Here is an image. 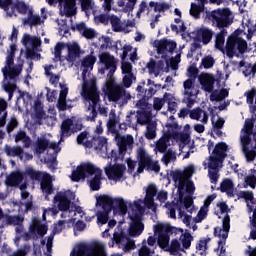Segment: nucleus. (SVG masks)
<instances>
[{"mask_svg":"<svg viewBox=\"0 0 256 256\" xmlns=\"http://www.w3.org/2000/svg\"><path fill=\"white\" fill-rule=\"evenodd\" d=\"M82 97H84V99L89 102V121H94L95 119H97V109L100 115H103V117H107V108L101 107V105H99L101 97L99 90L97 89L96 79L84 80L82 86Z\"/></svg>","mask_w":256,"mask_h":256,"instance_id":"1","label":"nucleus"},{"mask_svg":"<svg viewBox=\"0 0 256 256\" xmlns=\"http://www.w3.org/2000/svg\"><path fill=\"white\" fill-rule=\"evenodd\" d=\"M103 93L107 97L108 101L112 103H119L125 105L131 99V94L125 90L123 85L118 84L115 79L109 78L103 87Z\"/></svg>","mask_w":256,"mask_h":256,"instance_id":"2","label":"nucleus"},{"mask_svg":"<svg viewBox=\"0 0 256 256\" xmlns=\"http://www.w3.org/2000/svg\"><path fill=\"white\" fill-rule=\"evenodd\" d=\"M188 78L183 82V95L184 98L182 100V103H185L188 107V109H191L195 105V94L193 93V89H195V79H197V75H199V69L195 67L194 65L189 66L188 68ZM192 78V79H191Z\"/></svg>","mask_w":256,"mask_h":256,"instance_id":"3","label":"nucleus"},{"mask_svg":"<svg viewBox=\"0 0 256 256\" xmlns=\"http://www.w3.org/2000/svg\"><path fill=\"white\" fill-rule=\"evenodd\" d=\"M96 206L102 207L103 211L111 213L112 209H119L122 215L127 214V202L123 198L113 199L109 195L99 196L96 200Z\"/></svg>","mask_w":256,"mask_h":256,"instance_id":"4","label":"nucleus"},{"mask_svg":"<svg viewBox=\"0 0 256 256\" xmlns=\"http://www.w3.org/2000/svg\"><path fill=\"white\" fill-rule=\"evenodd\" d=\"M207 18L215 25L217 29H225L233 23L231 20V10L229 8H219L207 14Z\"/></svg>","mask_w":256,"mask_h":256,"instance_id":"5","label":"nucleus"},{"mask_svg":"<svg viewBox=\"0 0 256 256\" xmlns=\"http://www.w3.org/2000/svg\"><path fill=\"white\" fill-rule=\"evenodd\" d=\"M137 159H138V168H137V173L141 174L143 171H154V173H159L161 171V166L159 165L158 161H153L151 159V156L145 152V149L139 148L138 149V154H137Z\"/></svg>","mask_w":256,"mask_h":256,"instance_id":"6","label":"nucleus"},{"mask_svg":"<svg viewBox=\"0 0 256 256\" xmlns=\"http://www.w3.org/2000/svg\"><path fill=\"white\" fill-rule=\"evenodd\" d=\"M243 54L247 51V41L239 37V34H231L226 41V55L230 59L237 53Z\"/></svg>","mask_w":256,"mask_h":256,"instance_id":"7","label":"nucleus"},{"mask_svg":"<svg viewBox=\"0 0 256 256\" xmlns=\"http://www.w3.org/2000/svg\"><path fill=\"white\" fill-rule=\"evenodd\" d=\"M101 170L91 162H82L77 166L76 170L72 172V181L79 183L81 179L85 180L87 177H92V175H97Z\"/></svg>","mask_w":256,"mask_h":256,"instance_id":"8","label":"nucleus"},{"mask_svg":"<svg viewBox=\"0 0 256 256\" xmlns=\"http://www.w3.org/2000/svg\"><path fill=\"white\" fill-rule=\"evenodd\" d=\"M175 231V227L170 224H158L155 226V233H158L157 244L160 249H167L171 235Z\"/></svg>","mask_w":256,"mask_h":256,"instance_id":"9","label":"nucleus"},{"mask_svg":"<svg viewBox=\"0 0 256 256\" xmlns=\"http://www.w3.org/2000/svg\"><path fill=\"white\" fill-rule=\"evenodd\" d=\"M99 63H102L104 67L100 70V73L105 74L108 71V79L113 78L115 71H117V64H115V56H111L108 52H102L99 54Z\"/></svg>","mask_w":256,"mask_h":256,"instance_id":"10","label":"nucleus"},{"mask_svg":"<svg viewBox=\"0 0 256 256\" xmlns=\"http://www.w3.org/2000/svg\"><path fill=\"white\" fill-rule=\"evenodd\" d=\"M106 176L110 181H125L127 177L125 176V171H127V166L125 164H109L108 167L104 169Z\"/></svg>","mask_w":256,"mask_h":256,"instance_id":"11","label":"nucleus"},{"mask_svg":"<svg viewBox=\"0 0 256 256\" xmlns=\"http://www.w3.org/2000/svg\"><path fill=\"white\" fill-rule=\"evenodd\" d=\"M113 241L118 245L119 249H123L124 253L133 251L135 249V241L130 239L125 232H115L113 235Z\"/></svg>","mask_w":256,"mask_h":256,"instance_id":"12","label":"nucleus"},{"mask_svg":"<svg viewBox=\"0 0 256 256\" xmlns=\"http://www.w3.org/2000/svg\"><path fill=\"white\" fill-rule=\"evenodd\" d=\"M251 138L248 136H241L240 143L242 147V153L247 161V163H253L256 159V145L251 146Z\"/></svg>","mask_w":256,"mask_h":256,"instance_id":"13","label":"nucleus"},{"mask_svg":"<svg viewBox=\"0 0 256 256\" xmlns=\"http://www.w3.org/2000/svg\"><path fill=\"white\" fill-rule=\"evenodd\" d=\"M143 86H145V82H142V85H138L136 87V91L138 95L140 96V99L137 102V107H147V101L157 93V90L153 87H149L148 89H143Z\"/></svg>","mask_w":256,"mask_h":256,"instance_id":"14","label":"nucleus"},{"mask_svg":"<svg viewBox=\"0 0 256 256\" xmlns=\"http://www.w3.org/2000/svg\"><path fill=\"white\" fill-rule=\"evenodd\" d=\"M230 229H231V216H229V214H226L222 220V228L221 227L214 228V237H219L220 239H223L224 241H226L227 237H229Z\"/></svg>","mask_w":256,"mask_h":256,"instance_id":"15","label":"nucleus"},{"mask_svg":"<svg viewBox=\"0 0 256 256\" xmlns=\"http://www.w3.org/2000/svg\"><path fill=\"white\" fill-rule=\"evenodd\" d=\"M157 51L160 55H165V53H174L177 49V42L163 38L155 42Z\"/></svg>","mask_w":256,"mask_h":256,"instance_id":"16","label":"nucleus"},{"mask_svg":"<svg viewBox=\"0 0 256 256\" xmlns=\"http://www.w3.org/2000/svg\"><path fill=\"white\" fill-rule=\"evenodd\" d=\"M49 5L64 4V13L67 17H73L77 14V0H48Z\"/></svg>","mask_w":256,"mask_h":256,"instance_id":"17","label":"nucleus"},{"mask_svg":"<svg viewBox=\"0 0 256 256\" xmlns=\"http://www.w3.org/2000/svg\"><path fill=\"white\" fill-rule=\"evenodd\" d=\"M54 203H57L59 211H69L71 209V199L67 195V192L59 191L54 196Z\"/></svg>","mask_w":256,"mask_h":256,"instance_id":"18","label":"nucleus"},{"mask_svg":"<svg viewBox=\"0 0 256 256\" xmlns=\"http://www.w3.org/2000/svg\"><path fill=\"white\" fill-rule=\"evenodd\" d=\"M29 231L32 235H39V237H45V235H47V231H49V227L46 224H42L41 220H39L38 218H33Z\"/></svg>","mask_w":256,"mask_h":256,"instance_id":"19","label":"nucleus"},{"mask_svg":"<svg viewBox=\"0 0 256 256\" xmlns=\"http://www.w3.org/2000/svg\"><path fill=\"white\" fill-rule=\"evenodd\" d=\"M78 253L82 256H107V252L103 249L97 250L95 247L87 244H80L78 246Z\"/></svg>","mask_w":256,"mask_h":256,"instance_id":"20","label":"nucleus"},{"mask_svg":"<svg viewBox=\"0 0 256 256\" xmlns=\"http://www.w3.org/2000/svg\"><path fill=\"white\" fill-rule=\"evenodd\" d=\"M157 186L155 184H149L146 188V195L144 198V205L147 209H153L155 205V197L157 196Z\"/></svg>","mask_w":256,"mask_h":256,"instance_id":"21","label":"nucleus"},{"mask_svg":"<svg viewBox=\"0 0 256 256\" xmlns=\"http://www.w3.org/2000/svg\"><path fill=\"white\" fill-rule=\"evenodd\" d=\"M213 35H215V31L205 26L200 27L196 31V37L203 43V45H209L210 41L213 40Z\"/></svg>","mask_w":256,"mask_h":256,"instance_id":"22","label":"nucleus"},{"mask_svg":"<svg viewBox=\"0 0 256 256\" xmlns=\"http://www.w3.org/2000/svg\"><path fill=\"white\" fill-rule=\"evenodd\" d=\"M199 82L206 93H213V89H215V76L211 74H201L199 76Z\"/></svg>","mask_w":256,"mask_h":256,"instance_id":"23","label":"nucleus"},{"mask_svg":"<svg viewBox=\"0 0 256 256\" xmlns=\"http://www.w3.org/2000/svg\"><path fill=\"white\" fill-rule=\"evenodd\" d=\"M40 189L42 193H44L46 201H49V195H53L55 191V188H53V181H51V176L42 178Z\"/></svg>","mask_w":256,"mask_h":256,"instance_id":"24","label":"nucleus"},{"mask_svg":"<svg viewBox=\"0 0 256 256\" xmlns=\"http://www.w3.org/2000/svg\"><path fill=\"white\" fill-rule=\"evenodd\" d=\"M221 193H226L227 197H235V184L233 180L225 178L220 184Z\"/></svg>","mask_w":256,"mask_h":256,"instance_id":"25","label":"nucleus"},{"mask_svg":"<svg viewBox=\"0 0 256 256\" xmlns=\"http://www.w3.org/2000/svg\"><path fill=\"white\" fill-rule=\"evenodd\" d=\"M78 57H81V46H79L77 43L69 45L66 61L69 63H74V61H77Z\"/></svg>","mask_w":256,"mask_h":256,"instance_id":"26","label":"nucleus"},{"mask_svg":"<svg viewBox=\"0 0 256 256\" xmlns=\"http://www.w3.org/2000/svg\"><path fill=\"white\" fill-rule=\"evenodd\" d=\"M23 25H28V27H37L41 25V16L34 14L33 9L28 11V17L22 19Z\"/></svg>","mask_w":256,"mask_h":256,"instance_id":"27","label":"nucleus"},{"mask_svg":"<svg viewBox=\"0 0 256 256\" xmlns=\"http://www.w3.org/2000/svg\"><path fill=\"white\" fill-rule=\"evenodd\" d=\"M227 151H229V146L225 142H219L215 145L212 155L218 157L225 161L227 158Z\"/></svg>","mask_w":256,"mask_h":256,"instance_id":"28","label":"nucleus"},{"mask_svg":"<svg viewBox=\"0 0 256 256\" xmlns=\"http://www.w3.org/2000/svg\"><path fill=\"white\" fill-rule=\"evenodd\" d=\"M4 152L6 153L7 157H19L21 161H23L24 151L21 146H13L6 144L4 146Z\"/></svg>","mask_w":256,"mask_h":256,"instance_id":"29","label":"nucleus"},{"mask_svg":"<svg viewBox=\"0 0 256 256\" xmlns=\"http://www.w3.org/2000/svg\"><path fill=\"white\" fill-rule=\"evenodd\" d=\"M23 174L21 172H14L6 178V185L8 187H17L23 183Z\"/></svg>","mask_w":256,"mask_h":256,"instance_id":"30","label":"nucleus"},{"mask_svg":"<svg viewBox=\"0 0 256 256\" xmlns=\"http://www.w3.org/2000/svg\"><path fill=\"white\" fill-rule=\"evenodd\" d=\"M102 179H103V171H100L97 174H94V177L92 179L88 180V185L91 191H99V189H101Z\"/></svg>","mask_w":256,"mask_h":256,"instance_id":"31","label":"nucleus"},{"mask_svg":"<svg viewBox=\"0 0 256 256\" xmlns=\"http://www.w3.org/2000/svg\"><path fill=\"white\" fill-rule=\"evenodd\" d=\"M145 229V225L141 220L134 221V224L130 226L129 228V235L130 237H139L141 233H143Z\"/></svg>","mask_w":256,"mask_h":256,"instance_id":"32","label":"nucleus"},{"mask_svg":"<svg viewBox=\"0 0 256 256\" xmlns=\"http://www.w3.org/2000/svg\"><path fill=\"white\" fill-rule=\"evenodd\" d=\"M97 63V57L93 56V51L82 60L83 73H87L89 69H93V65Z\"/></svg>","mask_w":256,"mask_h":256,"instance_id":"33","label":"nucleus"},{"mask_svg":"<svg viewBox=\"0 0 256 256\" xmlns=\"http://www.w3.org/2000/svg\"><path fill=\"white\" fill-rule=\"evenodd\" d=\"M73 121L71 119H65L61 124V135L62 137H71L73 135Z\"/></svg>","mask_w":256,"mask_h":256,"instance_id":"34","label":"nucleus"},{"mask_svg":"<svg viewBox=\"0 0 256 256\" xmlns=\"http://www.w3.org/2000/svg\"><path fill=\"white\" fill-rule=\"evenodd\" d=\"M19 141H22L24 149H29L31 147V138L27 136V133L23 130L18 131L15 136V142L19 143Z\"/></svg>","mask_w":256,"mask_h":256,"instance_id":"35","label":"nucleus"},{"mask_svg":"<svg viewBox=\"0 0 256 256\" xmlns=\"http://www.w3.org/2000/svg\"><path fill=\"white\" fill-rule=\"evenodd\" d=\"M153 119L151 112L149 111H140L137 113V124L138 125H149Z\"/></svg>","mask_w":256,"mask_h":256,"instance_id":"36","label":"nucleus"},{"mask_svg":"<svg viewBox=\"0 0 256 256\" xmlns=\"http://www.w3.org/2000/svg\"><path fill=\"white\" fill-rule=\"evenodd\" d=\"M15 9L20 15H29V11H31V9H29V5L24 1H16L12 4V11H15Z\"/></svg>","mask_w":256,"mask_h":256,"instance_id":"37","label":"nucleus"},{"mask_svg":"<svg viewBox=\"0 0 256 256\" xmlns=\"http://www.w3.org/2000/svg\"><path fill=\"white\" fill-rule=\"evenodd\" d=\"M171 177L175 183H179L178 189H183V187L185 186V173H183V171L181 170L172 171Z\"/></svg>","mask_w":256,"mask_h":256,"instance_id":"38","label":"nucleus"},{"mask_svg":"<svg viewBox=\"0 0 256 256\" xmlns=\"http://www.w3.org/2000/svg\"><path fill=\"white\" fill-rule=\"evenodd\" d=\"M225 37H227V30L222 29L219 33L216 34V39H215V47L216 49H223L225 45Z\"/></svg>","mask_w":256,"mask_h":256,"instance_id":"39","label":"nucleus"},{"mask_svg":"<svg viewBox=\"0 0 256 256\" xmlns=\"http://www.w3.org/2000/svg\"><path fill=\"white\" fill-rule=\"evenodd\" d=\"M47 149H49V140L45 138L38 139L36 143V149H35L37 155H41L45 153Z\"/></svg>","mask_w":256,"mask_h":256,"instance_id":"40","label":"nucleus"},{"mask_svg":"<svg viewBox=\"0 0 256 256\" xmlns=\"http://www.w3.org/2000/svg\"><path fill=\"white\" fill-rule=\"evenodd\" d=\"M24 175H26V177H29L31 181H41V179H43V173L31 167L25 170Z\"/></svg>","mask_w":256,"mask_h":256,"instance_id":"41","label":"nucleus"},{"mask_svg":"<svg viewBox=\"0 0 256 256\" xmlns=\"http://www.w3.org/2000/svg\"><path fill=\"white\" fill-rule=\"evenodd\" d=\"M145 137L149 140L157 137V124H155V122H150L147 124Z\"/></svg>","mask_w":256,"mask_h":256,"instance_id":"42","label":"nucleus"},{"mask_svg":"<svg viewBox=\"0 0 256 256\" xmlns=\"http://www.w3.org/2000/svg\"><path fill=\"white\" fill-rule=\"evenodd\" d=\"M204 9H205V6H203V4L192 3L190 8V15L194 19H200L201 13H203Z\"/></svg>","mask_w":256,"mask_h":256,"instance_id":"43","label":"nucleus"},{"mask_svg":"<svg viewBox=\"0 0 256 256\" xmlns=\"http://www.w3.org/2000/svg\"><path fill=\"white\" fill-rule=\"evenodd\" d=\"M64 47H65V44L62 43V42H58L55 45V48H54V61H55V63H57L59 61H60V63H63V61H65V58H63V56L61 55Z\"/></svg>","mask_w":256,"mask_h":256,"instance_id":"44","label":"nucleus"},{"mask_svg":"<svg viewBox=\"0 0 256 256\" xmlns=\"http://www.w3.org/2000/svg\"><path fill=\"white\" fill-rule=\"evenodd\" d=\"M255 123L253 122V119L247 118L244 123V128L242 131H244V135L242 137H248V139H251V135H253V127Z\"/></svg>","mask_w":256,"mask_h":256,"instance_id":"45","label":"nucleus"},{"mask_svg":"<svg viewBox=\"0 0 256 256\" xmlns=\"http://www.w3.org/2000/svg\"><path fill=\"white\" fill-rule=\"evenodd\" d=\"M169 95V93L165 92L163 98H154L153 107L155 111H161V109H163V105H165V102L168 101Z\"/></svg>","mask_w":256,"mask_h":256,"instance_id":"46","label":"nucleus"},{"mask_svg":"<svg viewBox=\"0 0 256 256\" xmlns=\"http://www.w3.org/2000/svg\"><path fill=\"white\" fill-rule=\"evenodd\" d=\"M127 145H129V141L125 138L118 141V155L121 159H124L127 154Z\"/></svg>","mask_w":256,"mask_h":256,"instance_id":"47","label":"nucleus"},{"mask_svg":"<svg viewBox=\"0 0 256 256\" xmlns=\"http://www.w3.org/2000/svg\"><path fill=\"white\" fill-rule=\"evenodd\" d=\"M210 115L213 129H223L225 125V119L218 117V120L215 122V112L213 109L210 110Z\"/></svg>","mask_w":256,"mask_h":256,"instance_id":"48","label":"nucleus"},{"mask_svg":"<svg viewBox=\"0 0 256 256\" xmlns=\"http://www.w3.org/2000/svg\"><path fill=\"white\" fill-rule=\"evenodd\" d=\"M209 163H208V168L211 169L212 171H218L219 169V164L223 163V159L218 158L217 156H209Z\"/></svg>","mask_w":256,"mask_h":256,"instance_id":"49","label":"nucleus"},{"mask_svg":"<svg viewBox=\"0 0 256 256\" xmlns=\"http://www.w3.org/2000/svg\"><path fill=\"white\" fill-rule=\"evenodd\" d=\"M109 211L103 210V211H98L96 213L97 217V223H100V225H106V223L109 221Z\"/></svg>","mask_w":256,"mask_h":256,"instance_id":"50","label":"nucleus"},{"mask_svg":"<svg viewBox=\"0 0 256 256\" xmlns=\"http://www.w3.org/2000/svg\"><path fill=\"white\" fill-rule=\"evenodd\" d=\"M11 5H13V0H0V9L6 11L9 17H13V15H15V11L12 9L9 11V7H11Z\"/></svg>","mask_w":256,"mask_h":256,"instance_id":"51","label":"nucleus"},{"mask_svg":"<svg viewBox=\"0 0 256 256\" xmlns=\"http://www.w3.org/2000/svg\"><path fill=\"white\" fill-rule=\"evenodd\" d=\"M167 143H169V137L165 136L159 139L156 144V149L159 153H167Z\"/></svg>","mask_w":256,"mask_h":256,"instance_id":"52","label":"nucleus"},{"mask_svg":"<svg viewBox=\"0 0 256 256\" xmlns=\"http://www.w3.org/2000/svg\"><path fill=\"white\" fill-rule=\"evenodd\" d=\"M109 21L112 25V30L115 33H119L120 31H122V29H121V19H119V17H117V15L110 16Z\"/></svg>","mask_w":256,"mask_h":256,"instance_id":"53","label":"nucleus"},{"mask_svg":"<svg viewBox=\"0 0 256 256\" xmlns=\"http://www.w3.org/2000/svg\"><path fill=\"white\" fill-rule=\"evenodd\" d=\"M2 73L9 77V79H15V77H18V75L21 73V70L19 68H9L7 70V67L2 68Z\"/></svg>","mask_w":256,"mask_h":256,"instance_id":"54","label":"nucleus"},{"mask_svg":"<svg viewBox=\"0 0 256 256\" xmlns=\"http://www.w3.org/2000/svg\"><path fill=\"white\" fill-rule=\"evenodd\" d=\"M117 125H119V120H117L115 116L114 118H110L107 123L108 131L113 133V135H117V133H119V130H117Z\"/></svg>","mask_w":256,"mask_h":256,"instance_id":"55","label":"nucleus"},{"mask_svg":"<svg viewBox=\"0 0 256 256\" xmlns=\"http://www.w3.org/2000/svg\"><path fill=\"white\" fill-rule=\"evenodd\" d=\"M81 5V11L86 15L89 11H93V0H78Z\"/></svg>","mask_w":256,"mask_h":256,"instance_id":"56","label":"nucleus"},{"mask_svg":"<svg viewBox=\"0 0 256 256\" xmlns=\"http://www.w3.org/2000/svg\"><path fill=\"white\" fill-rule=\"evenodd\" d=\"M138 255L139 256H153V255H155V250L154 249L152 250L151 248H149L147 246V243L144 241L142 244V247L138 251Z\"/></svg>","mask_w":256,"mask_h":256,"instance_id":"57","label":"nucleus"},{"mask_svg":"<svg viewBox=\"0 0 256 256\" xmlns=\"http://www.w3.org/2000/svg\"><path fill=\"white\" fill-rule=\"evenodd\" d=\"M23 217L16 215V216H8L6 218L7 225H23Z\"/></svg>","mask_w":256,"mask_h":256,"instance_id":"58","label":"nucleus"},{"mask_svg":"<svg viewBox=\"0 0 256 256\" xmlns=\"http://www.w3.org/2000/svg\"><path fill=\"white\" fill-rule=\"evenodd\" d=\"M191 241H193V236H191V233L186 232L182 236L181 242L184 249H189L191 247Z\"/></svg>","mask_w":256,"mask_h":256,"instance_id":"59","label":"nucleus"},{"mask_svg":"<svg viewBox=\"0 0 256 256\" xmlns=\"http://www.w3.org/2000/svg\"><path fill=\"white\" fill-rule=\"evenodd\" d=\"M201 65L204 67V69H211V67L215 65V58L212 56H205L202 58Z\"/></svg>","mask_w":256,"mask_h":256,"instance_id":"60","label":"nucleus"},{"mask_svg":"<svg viewBox=\"0 0 256 256\" xmlns=\"http://www.w3.org/2000/svg\"><path fill=\"white\" fill-rule=\"evenodd\" d=\"M201 115H203V109H201V107H197L190 111L189 117L190 119H194V121H199L201 119Z\"/></svg>","mask_w":256,"mask_h":256,"instance_id":"61","label":"nucleus"},{"mask_svg":"<svg viewBox=\"0 0 256 256\" xmlns=\"http://www.w3.org/2000/svg\"><path fill=\"white\" fill-rule=\"evenodd\" d=\"M36 119H43L45 117V111L41 107V101H36L34 104Z\"/></svg>","mask_w":256,"mask_h":256,"instance_id":"62","label":"nucleus"},{"mask_svg":"<svg viewBox=\"0 0 256 256\" xmlns=\"http://www.w3.org/2000/svg\"><path fill=\"white\" fill-rule=\"evenodd\" d=\"M207 211L208 209L205 207H201L198 211L196 217L194 218L195 223H201L204 219L207 218Z\"/></svg>","mask_w":256,"mask_h":256,"instance_id":"63","label":"nucleus"},{"mask_svg":"<svg viewBox=\"0 0 256 256\" xmlns=\"http://www.w3.org/2000/svg\"><path fill=\"white\" fill-rule=\"evenodd\" d=\"M245 183L248 185V187H251V189H255L256 187V175L250 174L245 177Z\"/></svg>","mask_w":256,"mask_h":256,"instance_id":"64","label":"nucleus"}]
</instances>
